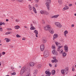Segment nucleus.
I'll return each mask as SVG.
<instances>
[{
	"mask_svg": "<svg viewBox=\"0 0 76 76\" xmlns=\"http://www.w3.org/2000/svg\"><path fill=\"white\" fill-rule=\"evenodd\" d=\"M59 16V15H55L53 16H52V18H58Z\"/></svg>",
	"mask_w": 76,
	"mask_h": 76,
	"instance_id": "obj_17",
	"label": "nucleus"
},
{
	"mask_svg": "<svg viewBox=\"0 0 76 76\" xmlns=\"http://www.w3.org/2000/svg\"><path fill=\"white\" fill-rule=\"evenodd\" d=\"M52 48L53 50H56V47L55 46H53V45H52Z\"/></svg>",
	"mask_w": 76,
	"mask_h": 76,
	"instance_id": "obj_29",
	"label": "nucleus"
},
{
	"mask_svg": "<svg viewBox=\"0 0 76 76\" xmlns=\"http://www.w3.org/2000/svg\"><path fill=\"white\" fill-rule=\"evenodd\" d=\"M49 65L50 67H52V65L51 64H49Z\"/></svg>",
	"mask_w": 76,
	"mask_h": 76,
	"instance_id": "obj_44",
	"label": "nucleus"
},
{
	"mask_svg": "<svg viewBox=\"0 0 76 76\" xmlns=\"http://www.w3.org/2000/svg\"><path fill=\"white\" fill-rule=\"evenodd\" d=\"M2 25H5V23H2Z\"/></svg>",
	"mask_w": 76,
	"mask_h": 76,
	"instance_id": "obj_54",
	"label": "nucleus"
},
{
	"mask_svg": "<svg viewBox=\"0 0 76 76\" xmlns=\"http://www.w3.org/2000/svg\"><path fill=\"white\" fill-rule=\"evenodd\" d=\"M69 9V7L66 6L64 7L63 9H62L63 11H64V10H68Z\"/></svg>",
	"mask_w": 76,
	"mask_h": 76,
	"instance_id": "obj_13",
	"label": "nucleus"
},
{
	"mask_svg": "<svg viewBox=\"0 0 76 76\" xmlns=\"http://www.w3.org/2000/svg\"><path fill=\"white\" fill-rule=\"evenodd\" d=\"M33 11H34V12L35 13H37V12L36 9H35V8L34 7H33Z\"/></svg>",
	"mask_w": 76,
	"mask_h": 76,
	"instance_id": "obj_20",
	"label": "nucleus"
},
{
	"mask_svg": "<svg viewBox=\"0 0 76 76\" xmlns=\"http://www.w3.org/2000/svg\"><path fill=\"white\" fill-rule=\"evenodd\" d=\"M65 70V72L66 71H68V68L66 67L65 68V69H64Z\"/></svg>",
	"mask_w": 76,
	"mask_h": 76,
	"instance_id": "obj_34",
	"label": "nucleus"
},
{
	"mask_svg": "<svg viewBox=\"0 0 76 76\" xmlns=\"http://www.w3.org/2000/svg\"><path fill=\"white\" fill-rule=\"evenodd\" d=\"M42 41L44 43H45L46 42H47V41H46V40H45V39H43L42 40Z\"/></svg>",
	"mask_w": 76,
	"mask_h": 76,
	"instance_id": "obj_31",
	"label": "nucleus"
},
{
	"mask_svg": "<svg viewBox=\"0 0 76 76\" xmlns=\"http://www.w3.org/2000/svg\"><path fill=\"white\" fill-rule=\"evenodd\" d=\"M48 55H49V53H48V51H45L44 52V56L45 58L48 57Z\"/></svg>",
	"mask_w": 76,
	"mask_h": 76,
	"instance_id": "obj_3",
	"label": "nucleus"
},
{
	"mask_svg": "<svg viewBox=\"0 0 76 76\" xmlns=\"http://www.w3.org/2000/svg\"><path fill=\"white\" fill-rule=\"evenodd\" d=\"M61 73L62 74H63V75L64 74V72H65V70H64V69H62L61 71Z\"/></svg>",
	"mask_w": 76,
	"mask_h": 76,
	"instance_id": "obj_24",
	"label": "nucleus"
},
{
	"mask_svg": "<svg viewBox=\"0 0 76 76\" xmlns=\"http://www.w3.org/2000/svg\"><path fill=\"white\" fill-rule=\"evenodd\" d=\"M55 67H57V63L55 64Z\"/></svg>",
	"mask_w": 76,
	"mask_h": 76,
	"instance_id": "obj_46",
	"label": "nucleus"
},
{
	"mask_svg": "<svg viewBox=\"0 0 76 76\" xmlns=\"http://www.w3.org/2000/svg\"><path fill=\"white\" fill-rule=\"evenodd\" d=\"M1 62H0V66H1Z\"/></svg>",
	"mask_w": 76,
	"mask_h": 76,
	"instance_id": "obj_61",
	"label": "nucleus"
},
{
	"mask_svg": "<svg viewBox=\"0 0 76 76\" xmlns=\"http://www.w3.org/2000/svg\"><path fill=\"white\" fill-rule=\"evenodd\" d=\"M55 44H56V45L57 46V47H58V50H57V51L60 52V48H61V47H62L63 46H60V43H58V42H55Z\"/></svg>",
	"mask_w": 76,
	"mask_h": 76,
	"instance_id": "obj_2",
	"label": "nucleus"
},
{
	"mask_svg": "<svg viewBox=\"0 0 76 76\" xmlns=\"http://www.w3.org/2000/svg\"><path fill=\"white\" fill-rule=\"evenodd\" d=\"M2 25V22L0 23V26Z\"/></svg>",
	"mask_w": 76,
	"mask_h": 76,
	"instance_id": "obj_51",
	"label": "nucleus"
},
{
	"mask_svg": "<svg viewBox=\"0 0 76 76\" xmlns=\"http://www.w3.org/2000/svg\"><path fill=\"white\" fill-rule=\"evenodd\" d=\"M51 27L49 26L48 25V26H45L44 27V29L46 31H50V29Z\"/></svg>",
	"mask_w": 76,
	"mask_h": 76,
	"instance_id": "obj_7",
	"label": "nucleus"
},
{
	"mask_svg": "<svg viewBox=\"0 0 76 76\" xmlns=\"http://www.w3.org/2000/svg\"><path fill=\"white\" fill-rule=\"evenodd\" d=\"M53 59H54V60H55V59H56V56L53 57Z\"/></svg>",
	"mask_w": 76,
	"mask_h": 76,
	"instance_id": "obj_45",
	"label": "nucleus"
},
{
	"mask_svg": "<svg viewBox=\"0 0 76 76\" xmlns=\"http://www.w3.org/2000/svg\"><path fill=\"white\" fill-rule=\"evenodd\" d=\"M36 28L34 26H32L30 28L31 30H35Z\"/></svg>",
	"mask_w": 76,
	"mask_h": 76,
	"instance_id": "obj_23",
	"label": "nucleus"
},
{
	"mask_svg": "<svg viewBox=\"0 0 76 76\" xmlns=\"http://www.w3.org/2000/svg\"><path fill=\"white\" fill-rule=\"evenodd\" d=\"M40 13L41 14H44V15H48V12H47L46 11H42L41 10L40 11Z\"/></svg>",
	"mask_w": 76,
	"mask_h": 76,
	"instance_id": "obj_5",
	"label": "nucleus"
},
{
	"mask_svg": "<svg viewBox=\"0 0 76 76\" xmlns=\"http://www.w3.org/2000/svg\"><path fill=\"white\" fill-rule=\"evenodd\" d=\"M69 6L70 7V6H72V4H69Z\"/></svg>",
	"mask_w": 76,
	"mask_h": 76,
	"instance_id": "obj_52",
	"label": "nucleus"
},
{
	"mask_svg": "<svg viewBox=\"0 0 76 76\" xmlns=\"http://www.w3.org/2000/svg\"><path fill=\"white\" fill-rule=\"evenodd\" d=\"M6 21L7 22H8V21H9V20H8V19H6Z\"/></svg>",
	"mask_w": 76,
	"mask_h": 76,
	"instance_id": "obj_56",
	"label": "nucleus"
},
{
	"mask_svg": "<svg viewBox=\"0 0 76 76\" xmlns=\"http://www.w3.org/2000/svg\"><path fill=\"white\" fill-rule=\"evenodd\" d=\"M19 68H21V66H19Z\"/></svg>",
	"mask_w": 76,
	"mask_h": 76,
	"instance_id": "obj_63",
	"label": "nucleus"
},
{
	"mask_svg": "<svg viewBox=\"0 0 76 76\" xmlns=\"http://www.w3.org/2000/svg\"><path fill=\"white\" fill-rule=\"evenodd\" d=\"M68 72H69V71H65V74H67V73H68Z\"/></svg>",
	"mask_w": 76,
	"mask_h": 76,
	"instance_id": "obj_41",
	"label": "nucleus"
},
{
	"mask_svg": "<svg viewBox=\"0 0 76 76\" xmlns=\"http://www.w3.org/2000/svg\"><path fill=\"white\" fill-rule=\"evenodd\" d=\"M53 40H54L55 39H56V38H58V35L57 34H55L53 35Z\"/></svg>",
	"mask_w": 76,
	"mask_h": 76,
	"instance_id": "obj_12",
	"label": "nucleus"
},
{
	"mask_svg": "<svg viewBox=\"0 0 76 76\" xmlns=\"http://www.w3.org/2000/svg\"><path fill=\"white\" fill-rule=\"evenodd\" d=\"M58 2L60 5H61L63 4V1L62 0H58Z\"/></svg>",
	"mask_w": 76,
	"mask_h": 76,
	"instance_id": "obj_16",
	"label": "nucleus"
},
{
	"mask_svg": "<svg viewBox=\"0 0 76 76\" xmlns=\"http://www.w3.org/2000/svg\"><path fill=\"white\" fill-rule=\"evenodd\" d=\"M22 39V40H25L26 39L25 38H23Z\"/></svg>",
	"mask_w": 76,
	"mask_h": 76,
	"instance_id": "obj_53",
	"label": "nucleus"
},
{
	"mask_svg": "<svg viewBox=\"0 0 76 76\" xmlns=\"http://www.w3.org/2000/svg\"><path fill=\"white\" fill-rule=\"evenodd\" d=\"M74 15H75V16H76V14H74Z\"/></svg>",
	"mask_w": 76,
	"mask_h": 76,
	"instance_id": "obj_62",
	"label": "nucleus"
},
{
	"mask_svg": "<svg viewBox=\"0 0 76 76\" xmlns=\"http://www.w3.org/2000/svg\"><path fill=\"white\" fill-rule=\"evenodd\" d=\"M35 7H38V4H35Z\"/></svg>",
	"mask_w": 76,
	"mask_h": 76,
	"instance_id": "obj_48",
	"label": "nucleus"
},
{
	"mask_svg": "<svg viewBox=\"0 0 76 76\" xmlns=\"http://www.w3.org/2000/svg\"><path fill=\"white\" fill-rule=\"evenodd\" d=\"M1 57V53H0V57Z\"/></svg>",
	"mask_w": 76,
	"mask_h": 76,
	"instance_id": "obj_59",
	"label": "nucleus"
},
{
	"mask_svg": "<svg viewBox=\"0 0 76 76\" xmlns=\"http://www.w3.org/2000/svg\"><path fill=\"white\" fill-rule=\"evenodd\" d=\"M15 28L16 29H19V28H20V26H15Z\"/></svg>",
	"mask_w": 76,
	"mask_h": 76,
	"instance_id": "obj_25",
	"label": "nucleus"
},
{
	"mask_svg": "<svg viewBox=\"0 0 76 76\" xmlns=\"http://www.w3.org/2000/svg\"><path fill=\"white\" fill-rule=\"evenodd\" d=\"M34 33L35 34H38V31L36 30H34Z\"/></svg>",
	"mask_w": 76,
	"mask_h": 76,
	"instance_id": "obj_27",
	"label": "nucleus"
},
{
	"mask_svg": "<svg viewBox=\"0 0 76 76\" xmlns=\"http://www.w3.org/2000/svg\"><path fill=\"white\" fill-rule=\"evenodd\" d=\"M71 27H72V28L73 27H74V24H72V25H71Z\"/></svg>",
	"mask_w": 76,
	"mask_h": 76,
	"instance_id": "obj_49",
	"label": "nucleus"
},
{
	"mask_svg": "<svg viewBox=\"0 0 76 76\" xmlns=\"http://www.w3.org/2000/svg\"><path fill=\"white\" fill-rule=\"evenodd\" d=\"M18 1H19V2H22V1H23V0H17Z\"/></svg>",
	"mask_w": 76,
	"mask_h": 76,
	"instance_id": "obj_42",
	"label": "nucleus"
},
{
	"mask_svg": "<svg viewBox=\"0 0 76 76\" xmlns=\"http://www.w3.org/2000/svg\"><path fill=\"white\" fill-rule=\"evenodd\" d=\"M2 54H3V55H4V54H6V53L4 52H2Z\"/></svg>",
	"mask_w": 76,
	"mask_h": 76,
	"instance_id": "obj_43",
	"label": "nucleus"
},
{
	"mask_svg": "<svg viewBox=\"0 0 76 76\" xmlns=\"http://www.w3.org/2000/svg\"><path fill=\"white\" fill-rule=\"evenodd\" d=\"M40 48L41 51H43L45 48L44 45H42L40 46Z\"/></svg>",
	"mask_w": 76,
	"mask_h": 76,
	"instance_id": "obj_10",
	"label": "nucleus"
},
{
	"mask_svg": "<svg viewBox=\"0 0 76 76\" xmlns=\"http://www.w3.org/2000/svg\"><path fill=\"white\" fill-rule=\"evenodd\" d=\"M5 76H9V75H6Z\"/></svg>",
	"mask_w": 76,
	"mask_h": 76,
	"instance_id": "obj_64",
	"label": "nucleus"
},
{
	"mask_svg": "<svg viewBox=\"0 0 76 76\" xmlns=\"http://www.w3.org/2000/svg\"><path fill=\"white\" fill-rule=\"evenodd\" d=\"M55 25L57 26L58 28H61L62 26L61 24L60 23H58V22H56L55 23Z\"/></svg>",
	"mask_w": 76,
	"mask_h": 76,
	"instance_id": "obj_6",
	"label": "nucleus"
},
{
	"mask_svg": "<svg viewBox=\"0 0 76 76\" xmlns=\"http://www.w3.org/2000/svg\"><path fill=\"white\" fill-rule=\"evenodd\" d=\"M5 40L7 42H9L10 41V39L8 38H6Z\"/></svg>",
	"mask_w": 76,
	"mask_h": 76,
	"instance_id": "obj_21",
	"label": "nucleus"
},
{
	"mask_svg": "<svg viewBox=\"0 0 76 76\" xmlns=\"http://www.w3.org/2000/svg\"><path fill=\"white\" fill-rule=\"evenodd\" d=\"M72 70L73 72H74L75 71V68L74 67H73L72 68Z\"/></svg>",
	"mask_w": 76,
	"mask_h": 76,
	"instance_id": "obj_36",
	"label": "nucleus"
},
{
	"mask_svg": "<svg viewBox=\"0 0 76 76\" xmlns=\"http://www.w3.org/2000/svg\"><path fill=\"white\" fill-rule=\"evenodd\" d=\"M28 7H29V8L30 10H32V6H31L30 5H29Z\"/></svg>",
	"mask_w": 76,
	"mask_h": 76,
	"instance_id": "obj_26",
	"label": "nucleus"
},
{
	"mask_svg": "<svg viewBox=\"0 0 76 76\" xmlns=\"http://www.w3.org/2000/svg\"><path fill=\"white\" fill-rule=\"evenodd\" d=\"M15 21H16V22H18V20H15Z\"/></svg>",
	"mask_w": 76,
	"mask_h": 76,
	"instance_id": "obj_60",
	"label": "nucleus"
},
{
	"mask_svg": "<svg viewBox=\"0 0 76 76\" xmlns=\"http://www.w3.org/2000/svg\"><path fill=\"white\" fill-rule=\"evenodd\" d=\"M12 75H16V72H13L12 73Z\"/></svg>",
	"mask_w": 76,
	"mask_h": 76,
	"instance_id": "obj_38",
	"label": "nucleus"
},
{
	"mask_svg": "<svg viewBox=\"0 0 76 76\" xmlns=\"http://www.w3.org/2000/svg\"><path fill=\"white\" fill-rule=\"evenodd\" d=\"M49 32L51 33V34H54V31L53 30V29L52 28H50Z\"/></svg>",
	"mask_w": 76,
	"mask_h": 76,
	"instance_id": "obj_15",
	"label": "nucleus"
},
{
	"mask_svg": "<svg viewBox=\"0 0 76 76\" xmlns=\"http://www.w3.org/2000/svg\"><path fill=\"white\" fill-rule=\"evenodd\" d=\"M11 69H14V68H13V67H11Z\"/></svg>",
	"mask_w": 76,
	"mask_h": 76,
	"instance_id": "obj_55",
	"label": "nucleus"
},
{
	"mask_svg": "<svg viewBox=\"0 0 76 76\" xmlns=\"http://www.w3.org/2000/svg\"><path fill=\"white\" fill-rule=\"evenodd\" d=\"M63 52V50H60L59 53H62Z\"/></svg>",
	"mask_w": 76,
	"mask_h": 76,
	"instance_id": "obj_39",
	"label": "nucleus"
},
{
	"mask_svg": "<svg viewBox=\"0 0 76 76\" xmlns=\"http://www.w3.org/2000/svg\"><path fill=\"white\" fill-rule=\"evenodd\" d=\"M64 35L65 37H67V35H66V34H68V31L67 30H66L64 32Z\"/></svg>",
	"mask_w": 76,
	"mask_h": 76,
	"instance_id": "obj_18",
	"label": "nucleus"
},
{
	"mask_svg": "<svg viewBox=\"0 0 76 76\" xmlns=\"http://www.w3.org/2000/svg\"><path fill=\"white\" fill-rule=\"evenodd\" d=\"M8 31H10V30H12V29H11V28H8Z\"/></svg>",
	"mask_w": 76,
	"mask_h": 76,
	"instance_id": "obj_50",
	"label": "nucleus"
},
{
	"mask_svg": "<svg viewBox=\"0 0 76 76\" xmlns=\"http://www.w3.org/2000/svg\"><path fill=\"white\" fill-rule=\"evenodd\" d=\"M0 31H3V29H2V28L0 26Z\"/></svg>",
	"mask_w": 76,
	"mask_h": 76,
	"instance_id": "obj_37",
	"label": "nucleus"
},
{
	"mask_svg": "<svg viewBox=\"0 0 76 76\" xmlns=\"http://www.w3.org/2000/svg\"><path fill=\"white\" fill-rule=\"evenodd\" d=\"M45 73L47 74V75H45V76H50L51 75V73L48 71H46L45 72Z\"/></svg>",
	"mask_w": 76,
	"mask_h": 76,
	"instance_id": "obj_9",
	"label": "nucleus"
},
{
	"mask_svg": "<svg viewBox=\"0 0 76 76\" xmlns=\"http://www.w3.org/2000/svg\"><path fill=\"white\" fill-rule=\"evenodd\" d=\"M10 32H8L5 33V35H8V34H10Z\"/></svg>",
	"mask_w": 76,
	"mask_h": 76,
	"instance_id": "obj_32",
	"label": "nucleus"
},
{
	"mask_svg": "<svg viewBox=\"0 0 76 76\" xmlns=\"http://www.w3.org/2000/svg\"><path fill=\"white\" fill-rule=\"evenodd\" d=\"M55 73H56V70H55L53 69L51 73L52 75H54L55 74Z\"/></svg>",
	"mask_w": 76,
	"mask_h": 76,
	"instance_id": "obj_19",
	"label": "nucleus"
},
{
	"mask_svg": "<svg viewBox=\"0 0 76 76\" xmlns=\"http://www.w3.org/2000/svg\"><path fill=\"white\" fill-rule=\"evenodd\" d=\"M52 53L53 54H54V55H55V56H57V55L58 54L57 52L55 50H53L52 51Z\"/></svg>",
	"mask_w": 76,
	"mask_h": 76,
	"instance_id": "obj_11",
	"label": "nucleus"
},
{
	"mask_svg": "<svg viewBox=\"0 0 76 76\" xmlns=\"http://www.w3.org/2000/svg\"><path fill=\"white\" fill-rule=\"evenodd\" d=\"M26 69V67L24 66L21 69L20 72V75H22L24 72H25V70Z\"/></svg>",
	"mask_w": 76,
	"mask_h": 76,
	"instance_id": "obj_4",
	"label": "nucleus"
},
{
	"mask_svg": "<svg viewBox=\"0 0 76 76\" xmlns=\"http://www.w3.org/2000/svg\"><path fill=\"white\" fill-rule=\"evenodd\" d=\"M52 62L53 63H55L54 59L52 60Z\"/></svg>",
	"mask_w": 76,
	"mask_h": 76,
	"instance_id": "obj_47",
	"label": "nucleus"
},
{
	"mask_svg": "<svg viewBox=\"0 0 76 76\" xmlns=\"http://www.w3.org/2000/svg\"><path fill=\"white\" fill-rule=\"evenodd\" d=\"M37 67H38V68H41V67H42V66L41 65L39 64V65H37Z\"/></svg>",
	"mask_w": 76,
	"mask_h": 76,
	"instance_id": "obj_30",
	"label": "nucleus"
},
{
	"mask_svg": "<svg viewBox=\"0 0 76 76\" xmlns=\"http://www.w3.org/2000/svg\"><path fill=\"white\" fill-rule=\"evenodd\" d=\"M24 28H27V27H26V26H24Z\"/></svg>",
	"mask_w": 76,
	"mask_h": 76,
	"instance_id": "obj_58",
	"label": "nucleus"
},
{
	"mask_svg": "<svg viewBox=\"0 0 76 76\" xmlns=\"http://www.w3.org/2000/svg\"><path fill=\"white\" fill-rule=\"evenodd\" d=\"M50 4H51V0H47V2L45 3V4L48 10H50Z\"/></svg>",
	"mask_w": 76,
	"mask_h": 76,
	"instance_id": "obj_1",
	"label": "nucleus"
},
{
	"mask_svg": "<svg viewBox=\"0 0 76 76\" xmlns=\"http://www.w3.org/2000/svg\"><path fill=\"white\" fill-rule=\"evenodd\" d=\"M64 50H65V52H68V50H69V48L68 46L67 45H66L65 46H64Z\"/></svg>",
	"mask_w": 76,
	"mask_h": 76,
	"instance_id": "obj_8",
	"label": "nucleus"
},
{
	"mask_svg": "<svg viewBox=\"0 0 76 76\" xmlns=\"http://www.w3.org/2000/svg\"><path fill=\"white\" fill-rule=\"evenodd\" d=\"M16 36L17 38H20V36L19 34H17L16 35Z\"/></svg>",
	"mask_w": 76,
	"mask_h": 76,
	"instance_id": "obj_33",
	"label": "nucleus"
},
{
	"mask_svg": "<svg viewBox=\"0 0 76 76\" xmlns=\"http://www.w3.org/2000/svg\"><path fill=\"white\" fill-rule=\"evenodd\" d=\"M54 60L55 61V63H57V62H58V60L56 59H54Z\"/></svg>",
	"mask_w": 76,
	"mask_h": 76,
	"instance_id": "obj_35",
	"label": "nucleus"
},
{
	"mask_svg": "<svg viewBox=\"0 0 76 76\" xmlns=\"http://www.w3.org/2000/svg\"><path fill=\"white\" fill-rule=\"evenodd\" d=\"M66 55H67V54H66V52H64L62 53V56L63 57H66Z\"/></svg>",
	"mask_w": 76,
	"mask_h": 76,
	"instance_id": "obj_22",
	"label": "nucleus"
},
{
	"mask_svg": "<svg viewBox=\"0 0 76 76\" xmlns=\"http://www.w3.org/2000/svg\"><path fill=\"white\" fill-rule=\"evenodd\" d=\"M38 34H36V37H38V35H37Z\"/></svg>",
	"mask_w": 76,
	"mask_h": 76,
	"instance_id": "obj_57",
	"label": "nucleus"
},
{
	"mask_svg": "<svg viewBox=\"0 0 76 76\" xmlns=\"http://www.w3.org/2000/svg\"><path fill=\"white\" fill-rule=\"evenodd\" d=\"M35 71V72L34 73V75H37V72H38V70L36 69Z\"/></svg>",
	"mask_w": 76,
	"mask_h": 76,
	"instance_id": "obj_28",
	"label": "nucleus"
},
{
	"mask_svg": "<svg viewBox=\"0 0 76 76\" xmlns=\"http://www.w3.org/2000/svg\"><path fill=\"white\" fill-rule=\"evenodd\" d=\"M29 65L31 67H33L35 65V64L34 62H31L29 63Z\"/></svg>",
	"mask_w": 76,
	"mask_h": 76,
	"instance_id": "obj_14",
	"label": "nucleus"
},
{
	"mask_svg": "<svg viewBox=\"0 0 76 76\" xmlns=\"http://www.w3.org/2000/svg\"><path fill=\"white\" fill-rule=\"evenodd\" d=\"M39 0H34L36 2V3H38Z\"/></svg>",
	"mask_w": 76,
	"mask_h": 76,
	"instance_id": "obj_40",
	"label": "nucleus"
}]
</instances>
